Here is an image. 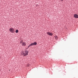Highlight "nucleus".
<instances>
[{
	"instance_id": "nucleus-1",
	"label": "nucleus",
	"mask_w": 78,
	"mask_h": 78,
	"mask_svg": "<svg viewBox=\"0 0 78 78\" xmlns=\"http://www.w3.org/2000/svg\"><path fill=\"white\" fill-rule=\"evenodd\" d=\"M9 31L10 33H15V30L13 28H10L9 29Z\"/></svg>"
},
{
	"instance_id": "nucleus-2",
	"label": "nucleus",
	"mask_w": 78,
	"mask_h": 78,
	"mask_svg": "<svg viewBox=\"0 0 78 78\" xmlns=\"http://www.w3.org/2000/svg\"><path fill=\"white\" fill-rule=\"evenodd\" d=\"M29 45L30 46H32V45H37V43L36 42H34V43H32Z\"/></svg>"
},
{
	"instance_id": "nucleus-3",
	"label": "nucleus",
	"mask_w": 78,
	"mask_h": 78,
	"mask_svg": "<svg viewBox=\"0 0 78 78\" xmlns=\"http://www.w3.org/2000/svg\"><path fill=\"white\" fill-rule=\"evenodd\" d=\"M47 34L49 36H53V34L50 32H47Z\"/></svg>"
},
{
	"instance_id": "nucleus-4",
	"label": "nucleus",
	"mask_w": 78,
	"mask_h": 78,
	"mask_svg": "<svg viewBox=\"0 0 78 78\" xmlns=\"http://www.w3.org/2000/svg\"><path fill=\"white\" fill-rule=\"evenodd\" d=\"M22 55H24V56H27L28 55V53H26H26L23 52Z\"/></svg>"
},
{
	"instance_id": "nucleus-5",
	"label": "nucleus",
	"mask_w": 78,
	"mask_h": 78,
	"mask_svg": "<svg viewBox=\"0 0 78 78\" xmlns=\"http://www.w3.org/2000/svg\"><path fill=\"white\" fill-rule=\"evenodd\" d=\"M22 45L23 47H24V46H26V43L25 42H23Z\"/></svg>"
},
{
	"instance_id": "nucleus-6",
	"label": "nucleus",
	"mask_w": 78,
	"mask_h": 78,
	"mask_svg": "<svg viewBox=\"0 0 78 78\" xmlns=\"http://www.w3.org/2000/svg\"><path fill=\"white\" fill-rule=\"evenodd\" d=\"M74 17L75 18H76V19H77V18H78V15L77 14H74Z\"/></svg>"
},
{
	"instance_id": "nucleus-7",
	"label": "nucleus",
	"mask_w": 78,
	"mask_h": 78,
	"mask_svg": "<svg viewBox=\"0 0 78 78\" xmlns=\"http://www.w3.org/2000/svg\"><path fill=\"white\" fill-rule=\"evenodd\" d=\"M16 33H19V30H16Z\"/></svg>"
},
{
	"instance_id": "nucleus-8",
	"label": "nucleus",
	"mask_w": 78,
	"mask_h": 78,
	"mask_svg": "<svg viewBox=\"0 0 78 78\" xmlns=\"http://www.w3.org/2000/svg\"><path fill=\"white\" fill-rule=\"evenodd\" d=\"M25 52H26V53H28V51L27 50H26L25 51Z\"/></svg>"
},
{
	"instance_id": "nucleus-9",
	"label": "nucleus",
	"mask_w": 78,
	"mask_h": 78,
	"mask_svg": "<svg viewBox=\"0 0 78 78\" xmlns=\"http://www.w3.org/2000/svg\"><path fill=\"white\" fill-rule=\"evenodd\" d=\"M31 47L30 46V44L29 45L28 47L26 48V49L27 50V49H28V48H29V47Z\"/></svg>"
},
{
	"instance_id": "nucleus-10",
	"label": "nucleus",
	"mask_w": 78,
	"mask_h": 78,
	"mask_svg": "<svg viewBox=\"0 0 78 78\" xmlns=\"http://www.w3.org/2000/svg\"><path fill=\"white\" fill-rule=\"evenodd\" d=\"M55 39H58V36H55Z\"/></svg>"
},
{
	"instance_id": "nucleus-11",
	"label": "nucleus",
	"mask_w": 78,
	"mask_h": 78,
	"mask_svg": "<svg viewBox=\"0 0 78 78\" xmlns=\"http://www.w3.org/2000/svg\"><path fill=\"white\" fill-rule=\"evenodd\" d=\"M22 42H23V41L22 40L20 42V44H22Z\"/></svg>"
},
{
	"instance_id": "nucleus-12",
	"label": "nucleus",
	"mask_w": 78,
	"mask_h": 78,
	"mask_svg": "<svg viewBox=\"0 0 78 78\" xmlns=\"http://www.w3.org/2000/svg\"><path fill=\"white\" fill-rule=\"evenodd\" d=\"M61 2H62V1H63L64 0H60Z\"/></svg>"
}]
</instances>
